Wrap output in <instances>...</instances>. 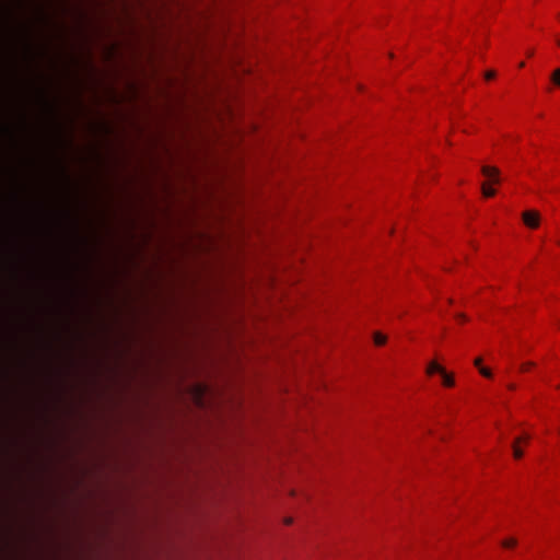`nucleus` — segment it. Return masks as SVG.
Here are the masks:
<instances>
[{"label": "nucleus", "instance_id": "nucleus-1", "mask_svg": "<svg viewBox=\"0 0 560 560\" xmlns=\"http://www.w3.org/2000/svg\"><path fill=\"white\" fill-rule=\"evenodd\" d=\"M523 221L528 228L536 229L539 225V213L533 210L525 211L523 213Z\"/></svg>", "mask_w": 560, "mask_h": 560}, {"label": "nucleus", "instance_id": "nucleus-2", "mask_svg": "<svg viewBox=\"0 0 560 560\" xmlns=\"http://www.w3.org/2000/svg\"><path fill=\"white\" fill-rule=\"evenodd\" d=\"M482 174L488 177L492 183H499V170L497 167L492 166H482L481 168Z\"/></svg>", "mask_w": 560, "mask_h": 560}, {"label": "nucleus", "instance_id": "nucleus-3", "mask_svg": "<svg viewBox=\"0 0 560 560\" xmlns=\"http://www.w3.org/2000/svg\"><path fill=\"white\" fill-rule=\"evenodd\" d=\"M529 439L528 435H524L522 438H517L513 444V455L515 458H521L522 455H523V452L522 450L517 446L518 443H521L522 441H527Z\"/></svg>", "mask_w": 560, "mask_h": 560}, {"label": "nucleus", "instance_id": "nucleus-4", "mask_svg": "<svg viewBox=\"0 0 560 560\" xmlns=\"http://www.w3.org/2000/svg\"><path fill=\"white\" fill-rule=\"evenodd\" d=\"M443 371H444V369L440 364L434 362V361L430 362L428 368H427V373L429 375H432L433 373H440L441 374Z\"/></svg>", "mask_w": 560, "mask_h": 560}, {"label": "nucleus", "instance_id": "nucleus-5", "mask_svg": "<svg viewBox=\"0 0 560 560\" xmlns=\"http://www.w3.org/2000/svg\"><path fill=\"white\" fill-rule=\"evenodd\" d=\"M443 378V385L446 387H452L454 385V378L451 374H448L445 370L441 373Z\"/></svg>", "mask_w": 560, "mask_h": 560}, {"label": "nucleus", "instance_id": "nucleus-6", "mask_svg": "<svg viewBox=\"0 0 560 560\" xmlns=\"http://www.w3.org/2000/svg\"><path fill=\"white\" fill-rule=\"evenodd\" d=\"M550 81L551 83L557 86V88H560V68H557L550 75Z\"/></svg>", "mask_w": 560, "mask_h": 560}, {"label": "nucleus", "instance_id": "nucleus-7", "mask_svg": "<svg viewBox=\"0 0 560 560\" xmlns=\"http://www.w3.org/2000/svg\"><path fill=\"white\" fill-rule=\"evenodd\" d=\"M482 194L485 197H493L495 195V189L488 187L487 184H482Z\"/></svg>", "mask_w": 560, "mask_h": 560}, {"label": "nucleus", "instance_id": "nucleus-8", "mask_svg": "<svg viewBox=\"0 0 560 560\" xmlns=\"http://www.w3.org/2000/svg\"><path fill=\"white\" fill-rule=\"evenodd\" d=\"M385 341H386V336H384L381 332H375L374 334V342H375V345L382 346V345L385 343Z\"/></svg>", "mask_w": 560, "mask_h": 560}, {"label": "nucleus", "instance_id": "nucleus-9", "mask_svg": "<svg viewBox=\"0 0 560 560\" xmlns=\"http://www.w3.org/2000/svg\"><path fill=\"white\" fill-rule=\"evenodd\" d=\"M515 545H516V540L513 538H510V539H506L503 541V546L505 548H511V547H514Z\"/></svg>", "mask_w": 560, "mask_h": 560}, {"label": "nucleus", "instance_id": "nucleus-10", "mask_svg": "<svg viewBox=\"0 0 560 560\" xmlns=\"http://www.w3.org/2000/svg\"><path fill=\"white\" fill-rule=\"evenodd\" d=\"M479 372L485 376V377H490L491 376V372L489 369L487 368H483V366H480L479 368Z\"/></svg>", "mask_w": 560, "mask_h": 560}, {"label": "nucleus", "instance_id": "nucleus-11", "mask_svg": "<svg viewBox=\"0 0 560 560\" xmlns=\"http://www.w3.org/2000/svg\"><path fill=\"white\" fill-rule=\"evenodd\" d=\"M485 78L486 80H492L493 78H495V72L493 70H489L485 73Z\"/></svg>", "mask_w": 560, "mask_h": 560}, {"label": "nucleus", "instance_id": "nucleus-12", "mask_svg": "<svg viewBox=\"0 0 560 560\" xmlns=\"http://www.w3.org/2000/svg\"><path fill=\"white\" fill-rule=\"evenodd\" d=\"M481 362H482L481 358H477L475 360V365L479 369L481 366Z\"/></svg>", "mask_w": 560, "mask_h": 560}, {"label": "nucleus", "instance_id": "nucleus-13", "mask_svg": "<svg viewBox=\"0 0 560 560\" xmlns=\"http://www.w3.org/2000/svg\"><path fill=\"white\" fill-rule=\"evenodd\" d=\"M533 55H534V51L533 50H528L527 56L532 57Z\"/></svg>", "mask_w": 560, "mask_h": 560}, {"label": "nucleus", "instance_id": "nucleus-14", "mask_svg": "<svg viewBox=\"0 0 560 560\" xmlns=\"http://www.w3.org/2000/svg\"><path fill=\"white\" fill-rule=\"evenodd\" d=\"M458 318H459V319H462V320H465V315L459 314V315H458Z\"/></svg>", "mask_w": 560, "mask_h": 560}, {"label": "nucleus", "instance_id": "nucleus-15", "mask_svg": "<svg viewBox=\"0 0 560 560\" xmlns=\"http://www.w3.org/2000/svg\"><path fill=\"white\" fill-rule=\"evenodd\" d=\"M291 523H292V520H291V518H287V520H285V524H288V525H289V524H291Z\"/></svg>", "mask_w": 560, "mask_h": 560}, {"label": "nucleus", "instance_id": "nucleus-16", "mask_svg": "<svg viewBox=\"0 0 560 560\" xmlns=\"http://www.w3.org/2000/svg\"><path fill=\"white\" fill-rule=\"evenodd\" d=\"M524 66H525V62H523V61H522V62L520 63V68H523Z\"/></svg>", "mask_w": 560, "mask_h": 560}, {"label": "nucleus", "instance_id": "nucleus-17", "mask_svg": "<svg viewBox=\"0 0 560 560\" xmlns=\"http://www.w3.org/2000/svg\"><path fill=\"white\" fill-rule=\"evenodd\" d=\"M558 44L560 45V38H559V42H558Z\"/></svg>", "mask_w": 560, "mask_h": 560}]
</instances>
